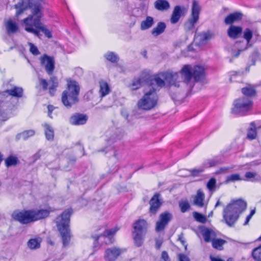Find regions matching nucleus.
<instances>
[{
  "instance_id": "obj_1",
  "label": "nucleus",
  "mask_w": 261,
  "mask_h": 261,
  "mask_svg": "<svg viewBox=\"0 0 261 261\" xmlns=\"http://www.w3.org/2000/svg\"><path fill=\"white\" fill-rule=\"evenodd\" d=\"M14 8L17 10L16 14L17 16L28 9L31 10V14L23 20L27 32L39 38L41 36L40 32L48 38L52 37L51 32L41 21L43 16V7L40 2L35 0H20L14 5Z\"/></svg>"
},
{
  "instance_id": "obj_2",
  "label": "nucleus",
  "mask_w": 261,
  "mask_h": 261,
  "mask_svg": "<svg viewBox=\"0 0 261 261\" xmlns=\"http://www.w3.org/2000/svg\"><path fill=\"white\" fill-rule=\"evenodd\" d=\"M165 81L160 75V73L154 78L148 73V86L144 89V95L137 103L139 109L150 110L157 104L158 96L156 91L165 86Z\"/></svg>"
},
{
  "instance_id": "obj_3",
  "label": "nucleus",
  "mask_w": 261,
  "mask_h": 261,
  "mask_svg": "<svg viewBox=\"0 0 261 261\" xmlns=\"http://www.w3.org/2000/svg\"><path fill=\"white\" fill-rule=\"evenodd\" d=\"M247 208V202L242 199L231 200L223 211V220L229 227H232L240 215Z\"/></svg>"
},
{
  "instance_id": "obj_4",
  "label": "nucleus",
  "mask_w": 261,
  "mask_h": 261,
  "mask_svg": "<svg viewBox=\"0 0 261 261\" xmlns=\"http://www.w3.org/2000/svg\"><path fill=\"white\" fill-rule=\"evenodd\" d=\"M71 213V209L66 210L56 218V225L61 236L64 246L68 245L70 241L69 223Z\"/></svg>"
},
{
  "instance_id": "obj_5",
  "label": "nucleus",
  "mask_w": 261,
  "mask_h": 261,
  "mask_svg": "<svg viewBox=\"0 0 261 261\" xmlns=\"http://www.w3.org/2000/svg\"><path fill=\"white\" fill-rule=\"evenodd\" d=\"M67 85V89L62 93L61 100L64 106L69 109L79 101L80 88L75 81H70Z\"/></svg>"
},
{
  "instance_id": "obj_6",
  "label": "nucleus",
  "mask_w": 261,
  "mask_h": 261,
  "mask_svg": "<svg viewBox=\"0 0 261 261\" xmlns=\"http://www.w3.org/2000/svg\"><path fill=\"white\" fill-rule=\"evenodd\" d=\"M23 89L21 87L14 86L11 89H7L0 92V104L8 108L14 106V98H20L23 96Z\"/></svg>"
},
{
  "instance_id": "obj_7",
  "label": "nucleus",
  "mask_w": 261,
  "mask_h": 261,
  "mask_svg": "<svg viewBox=\"0 0 261 261\" xmlns=\"http://www.w3.org/2000/svg\"><path fill=\"white\" fill-rule=\"evenodd\" d=\"M253 105V100L250 97H240L234 100L231 113L240 116L245 115L252 109Z\"/></svg>"
},
{
  "instance_id": "obj_8",
  "label": "nucleus",
  "mask_w": 261,
  "mask_h": 261,
  "mask_svg": "<svg viewBox=\"0 0 261 261\" xmlns=\"http://www.w3.org/2000/svg\"><path fill=\"white\" fill-rule=\"evenodd\" d=\"M148 225V223L144 219H138L134 223V240L135 244L137 247L142 245L147 232Z\"/></svg>"
},
{
  "instance_id": "obj_9",
  "label": "nucleus",
  "mask_w": 261,
  "mask_h": 261,
  "mask_svg": "<svg viewBox=\"0 0 261 261\" xmlns=\"http://www.w3.org/2000/svg\"><path fill=\"white\" fill-rule=\"evenodd\" d=\"M200 10L201 8L198 2L194 0L192 2L191 14L184 23V29L186 31H192L194 28L195 24L199 18Z\"/></svg>"
},
{
  "instance_id": "obj_10",
  "label": "nucleus",
  "mask_w": 261,
  "mask_h": 261,
  "mask_svg": "<svg viewBox=\"0 0 261 261\" xmlns=\"http://www.w3.org/2000/svg\"><path fill=\"white\" fill-rule=\"evenodd\" d=\"M200 10L201 8L198 2L194 0L192 2L191 14L184 23V29L186 31H192L194 28L195 24L199 18Z\"/></svg>"
},
{
  "instance_id": "obj_11",
  "label": "nucleus",
  "mask_w": 261,
  "mask_h": 261,
  "mask_svg": "<svg viewBox=\"0 0 261 261\" xmlns=\"http://www.w3.org/2000/svg\"><path fill=\"white\" fill-rule=\"evenodd\" d=\"M39 81L40 85L42 86V90L46 91L48 89L50 95L54 96L59 85L57 77L55 76L50 77L49 83L45 79L42 78H39Z\"/></svg>"
},
{
  "instance_id": "obj_12",
  "label": "nucleus",
  "mask_w": 261,
  "mask_h": 261,
  "mask_svg": "<svg viewBox=\"0 0 261 261\" xmlns=\"http://www.w3.org/2000/svg\"><path fill=\"white\" fill-rule=\"evenodd\" d=\"M172 218V214L167 211L161 213L159 216V220L155 223V231L160 232L163 231Z\"/></svg>"
},
{
  "instance_id": "obj_13",
  "label": "nucleus",
  "mask_w": 261,
  "mask_h": 261,
  "mask_svg": "<svg viewBox=\"0 0 261 261\" xmlns=\"http://www.w3.org/2000/svg\"><path fill=\"white\" fill-rule=\"evenodd\" d=\"M32 210H25L21 212H14L13 218L22 224H27L34 222Z\"/></svg>"
},
{
  "instance_id": "obj_14",
  "label": "nucleus",
  "mask_w": 261,
  "mask_h": 261,
  "mask_svg": "<svg viewBox=\"0 0 261 261\" xmlns=\"http://www.w3.org/2000/svg\"><path fill=\"white\" fill-rule=\"evenodd\" d=\"M118 229L112 228L110 229H106L104 232L99 235H96L92 237L94 239V245L96 247V244L97 243V241L101 238H103L106 244H112L115 241L114 236L117 231Z\"/></svg>"
},
{
  "instance_id": "obj_15",
  "label": "nucleus",
  "mask_w": 261,
  "mask_h": 261,
  "mask_svg": "<svg viewBox=\"0 0 261 261\" xmlns=\"http://www.w3.org/2000/svg\"><path fill=\"white\" fill-rule=\"evenodd\" d=\"M40 63L45 71L49 75L53 74L55 68V61L53 57L44 54L40 57Z\"/></svg>"
},
{
  "instance_id": "obj_16",
  "label": "nucleus",
  "mask_w": 261,
  "mask_h": 261,
  "mask_svg": "<svg viewBox=\"0 0 261 261\" xmlns=\"http://www.w3.org/2000/svg\"><path fill=\"white\" fill-rule=\"evenodd\" d=\"M126 251L125 248L116 247L109 248L105 251L104 259L106 261H115L121 254Z\"/></svg>"
},
{
  "instance_id": "obj_17",
  "label": "nucleus",
  "mask_w": 261,
  "mask_h": 261,
  "mask_svg": "<svg viewBox=\"0 0 261 261\" xmlns=\"http://www.w3.org/2000/svg\"><path fill=\"white\" fill-rule=\"evenodd\" d=\"M160 75L165 80V82L170 86L175 87H179V83L177 82L178 74L176 72L166 71L160 73Z\"/></svg>"
},
{
  "instance_id": "obj_18",
  "label": "nucleus",
  "mask_w": 261,
  "mask_h": 261,
  "mask_svg": "<svg viewBox=\"0 0 261 261\" xmlns=\"http://www.w3.org/2000/svg\"><path fill=\"white\" fill-rule=\"evenodd\" d=\"M214 34L210 31H207L198 34H195L194 36V41L198 46L205 45L207 41L212 38Z\"/></svg>"
},
{
  "instance_id": "obj_19",
  "label": "nucleus",
  "mask_w": 261,
  "mask_h": 261,
  "mask_svg": "<svg viewBox=\"0 0 261 261\" xmlns=\"http://www.w3.org/2000/svg\"><path fill=\"white\" fill-rule=\"evenodd\" d=\"M160 196V194L155 193L149 201V212L151 215H155L162 204V202L159 199Z\"/></svg>"
},
{
  "instance_id": "obj_20",
  "label": "nucleus",
  "mask_w": 261,
  "mask_h": 261,
  "mask_svg": "<svg viewBox=\"0 0 261 261\" xmlns=\"http://www.w3.org/2000/svg\"><path fill=\"white\" fill-rule=\"evenodd\" d=\"M88 119L85 114L76 113L69 118V123L73 125H81L86 123Z\"/></svg>"
},
{
  "instance_id": "obj_21",
  "label": "nucleus",
  "mask_w": 261,
  "mask_h": 261,
  "mask_svg": "<svg viewBox=\"0 0 261 261\" xmlns=\"http://www.w3.org/2000/svg\"><path fill=\"white\" fill-rule=\"evenodd\" d=\"M148 73L143 71L138 78L134 79L131 85L133 90H137L144 85L148 86Z\"/></svg>"
},
{
  "instance_id": "obj_22",
  "label": "nucleus",
  "mask_w": 261,
  "mask_h": 261,
  "mask_svg": "<svg viewBox=\"0 0 261 261\" xmlns=\"http://www.w3.org/2000/svg\"><path fill=\"white\" fill-rule=\"evenodd\" d=\"M243 33V28L241 26L231 25L227 30V36L232 39L240 37Z\"/></svg>"
},
{
  "instance_id": "obj_23",
  "label": "nucleus",
  "mask_w": 261,
  "mask_h": 261,
  "mask_svg": "<svg viewBox=\"0 0 261 261\" xmlns=\"http://www.w3.org/2000/svg\"><path fill=\"white\" fill-rule=\"evenodd\" d=\"M180 74L184 82L186 84H188L191 81L192 77H193V70H192L190 65H185L182 68Z\"/></svg>"
},
{
  "instance_id": "obj_24",
  "label": "nucleus",
  "mask_w": 261,
  "mask_h": 261,
  "mask_svg": "<svg viewBox=\"0 0 261 261\" xmlns=\"http://www.w3.org/2000/svg\"><path fill=\"white\" fill-rule=\"evenodd\" d=\"M243 14L240 12H234L228 15L224 19V23L226 25H233L236 22L241 20L243 18Z\"/></svg>"
},
{
  "instance_id": "obj_25",
  "label": "nucleus",
  "mask_w": 261,
  "mask_h": 261,
  "mask_svg": "<svg viewBox=\"0 0 261 261\" xmlns=\"http://www.w3.org/2000/svg\"><path fill=\"white\" fill-rule=\"evenodd\" d=\"M185 8L180 6H176L173 9L171 17L170 18V22L172 24L176 23L179 20L181 15L183 14Z\"/></svg>"
},
{
  "instance_id": "obj_26",
  "label": "nucleus",
  "mask_w": 261,
  "mask_h": 261,
  "mask_svg": "<svg viewBox=\"0 0 261 261\" xmlns=\"http://www.w3.org/2000/svg\"><path fill=\"white\" fill-rule=\"evenodd\" d=\"M193 77L196 82L202 81L205 77V71L203 67L196 65L193 69Z\"/></svg>"
},
{
  "instance_id": "obj_27",
  "label": "nucleus",
  "mask_w": 261,
  "mask_h": 261,
  "mask_svg": "<svg viewBox=\"0 0 261 261\" xmlns=\"http://www.w3.org/2000/svg\"><path fill=\"white\" fill-rule=\"evenodd\" d=\"M200 230L205 242L212 241V239L216 237V234L211 229L203 226L200 228Z\"/></svg>"
},
{
  "instance_id": "obj_28",
  "label": "nucleus",
  "mask_w": 261,
  "mask_h": 261,
  "mask_svg": "<svg viewBox=\"0 0 261 261\" xmlns=\"http://www.w3.org/2000/svg\"><path fill=\"white\" fill-rule=\"evenodd\" d=\"M34 222L44 219L49 215V211L47 210H32Z\"/></svg>"
},
{
  "instance_id": "obj_29",
  "label": "nucleus",
  "mask_w": 261,
  "mask_h": 261,
  "mask_svg": "<svg viewBox=\"0 0 261 261\" xmlns=\"http://www.w3.org/2000/svg\"><path fill=\"white\" fill-rule=\"evenodd\" d=\"M241 92L244 95L243 97H249L252 99V97L255 96L256 95L255 86L254 85H248L246 87L242 88Z\"/></svg>"
},
{
  "instance_id": "obj_30",
  "label": "nucleus",
  "mask_w": 261,
  "mask_h": 261,
  "mask_svg": "<svg viewBox=\"0 0 261 261\" xmlns=\"http://www.w3.org/2000/svg\"><path fill=\"white\" fill-rule=\"evenodd\" d=\"M204 198L205 195L203 191L201 189L198 190L193 201L194 205L200 207H203Z\"/></svg>"
},
{
  "instance_id": "obj_31",
  "label": "nucleus",
  "mask_w": 261,
  "mask_h": 261,
  "mask_svg": "<svg viewBox=\"0 0 261 261\" xmlns=\"http://www.w3.org/2000/svg\"><path fill=\"white\" fill-rule=\"evenodd\" d=\"M166 28V24L164 22L160 21L158 23L156 26L151 31L152 35L157 37L163 34Z\"/></svg>"
},
{
  "instance_id": "obj_32",
  "label": "nucleus",
  "mask_w": 261,
  "mask_h": 261,
  "mask_svg": "<svg viewBox=\"0 0 261 261\" xmlns=\"http://www.w3.org/2000/svg\"><path fill=\"white\" fill-rule=\"evenodd\" d=\"M244 180L250 181L253 182L261 181V176L256 172L248 171L245 173Z\"/></svg>"
},
{
  "instance_id": "obj_33",
  "label": "nucleus",
  "mask_w": 261,
  "mask_h": 261,
  "mask_svg": "<svg viewBox=\"0 0 261 261\" xmlns=\"http://www.w3.org/2000/svg\"><path fill=\"white\" fill-rule=\"evenodd\" d=\"M154 23L153 18L151 16H147L145 19L141 22L140 29L143 31L148 30L152 27Z\"/></svg>"
},
{
  "instance_id": "obj_34",
  "label": "nucleus",
  "mask_w": 261,
  "mask_h": 261,
  "mask_svg": "<svg viewBox=\"0 0 261 261\" xmlns=\"http://www.w3.org/2000/svg\"><path fill=\"white\" fill-rule=\"evenodd\" d=\"M234 47L238 49L237 52L233 55L234 58L238 57L241 51L248 48L247 44L243 40L236 41L234 44Z\"/></svg>"
},
{
  "instance_id": "obj_35",
  "label": "nucleus",
  "mask_w": 261,
  "mask_h": 261,
  "mask_svg": "<svg viewBox=\"0 0 261 261\" xmlns=\"http://www.w3.org/2000/svg\"><path fill=\"white\" fill-rule=\"evenodd\" d=\"M43 126L45 128L44 133L46 139L48 141H53L54 139V130L53 128L47 123H45Z\"/></svg>"
},
{
  "instance_id": "obj_36",
  "label": "nucleus",
  "mask_w": 261,
  "mask_h": 261,
  "mask_svg": "<svg viewBox=\"0 0 261 261\" xmlns=\"http://www.w3.org/2000/svg\"><path fill=\"white\" fill-rule=\"evenodd\" d=\"M154 7L158 10L164 11L169 8L170 5L166 0H158L154 3Z\"/></svg>"
},
{
  "instance_id": "obj_37",
  "label": "nucleus",
  "mask_w": 261,
  "mask_h": 261,
  "mask_svg": "<svg viewBox=\"0 0 261 261\" xmlns=\"http://www.w3.org/2000/svg\"><path fill=\"white\" fill-rule=\"evenodd\" d=\"M99 94L101 97H104L109 93L110 89L107 82L103 81L99 82Z\"/></svg>"
},
{
  "instance_id": "obj_38",
  "label": "nucleus",
  "mask_w": 261,
  "mask_h": 261,
  "mask_svg": "<svg viewBox=\"0 0 261 261\" xmlns=\"http://www.w3.org/2000/svg\"><path fill=\"white\" fill-rule=\"evenodd\" d=\"M19 161L18 158L15 155H10L5 160V164L7 167L16 166L18 164Z\"/></svg>"
},
{
  "instance_id": "obj_39",
  "label": "nucleus",
  "mask_w": 261,
  "mask_h": 261,
  "mask_svg": "<svg viewBox=\"0 0 261 261\" xmlns=\"http://www.w3.org/2000/svg\"><path fill=\"white\" fill-rule=\"evenodd\" d=\"M250 126L251 127L248 130L247 139L252 140L255 139L257 136L256 126L254 122H252L250 123Z\"/></svg>"
},
{
  "instance_id": "obj_40",
  "label": "nucleus",
  "mask_w": 261,
  "mask_h": 261,
  "mask_svg": "<svg viewBox=\"0 0 261 261\" xmlns=\"http://www.w3.org/2000/svg\"><path fill=\"white\" fill-rule=\"evenodd\" d=\"M35 134V132L33 129L24 130L21 133L16 135V138L17 140L22 138L24 140H27L29 138L33 136Z\"/></svg>"
},
{
  "instance_id": "obj_41",
  "label": "nucleus",
  "mask_w": 261,
  "mask_h": 261,
  "mask_svg": "<svg viewBox=\"0 0 261 261\" xmlns=\"http://www.w3.org/2000/svg\"><path fill=\"white\" fill-rule=\"evenodd\" d=\"M41 239L40 238L31 239L28 242V247L31 249H36L40 248Z\"/></svg>"
},
{
  "instance_id": "obj_42",
  "label": "nucleus",
  "mask_w": 261,
  "mask_h": 261,
  "mask_svg": "<svg viewBox=\"0 0 261 261\" xmlns=\"http://www.w3.org/2000/svg\"><path fill=\"white\" fill-rule=\"evenodd\" d=\"M12 108L7 107L6 105L3 107V103L0 104V121H5L8 119V117L7 112Z\"/></svg>"
},
{
  "instance_id": "obj_43",
  "label": "nucleus",
  "mask_w": 261,
  "mask_h": 261,
  "mask_svg": "<svg viewBox=\"0 0 261 261\" xmlns=\"http://www.w3.org/2000/svg\"><path fill=\"white\" fill-rule=\"evenodd\" d=\"M104 57L109 61L113 63H117L119 60L118 56L113 51H108L105 54Z\"/></svg>"
},
{
  "instance_id": "obj_44",
  "label": "nucleus",
  "mask_w": 261,
  "mask_h": 261,
  "mask_svg": "<svg viewBox=\"0 0 261 261\" xmlns=\"http://www.w3.org/2000/svg\"><path fill=\"white\" fill-rule=\"evenodd\" d=\"M251 257L255 261H261V245L254 248L251 252Z\"/></svg>"
},
{
  "instance_id": "obj_45",
  "label": "nucleus",
  "mask_w": 261,
  "mask_h": 261,
  "mask_svg": "<svg viewBox=\"0 0 261 261\" xmlns=\"http://www.w3.org/2000/svg\"><path fill=\"white\" fill-rule=\"evenodd\" d=\"M6 28L8 33H14L18 29V26L15 22L11 20L8 21L6 25Z\"/></svg>"
},
{
  "instance_id": "obj_46",
  "label": "nucleus",
  "mask_w": 261,
  "mask_h": 261,
  "mask_svg": "<svg viewBox=\"0 0 261 261\" xmlns=\"http://www.w3.org/2000/svg\"><path fill=\"white\" fill-rule=\"evenodd\" d=\"M212 246L213 248L221 250L222 246L226 243V241L222 239H213L212 240Z\"/></svg>"
},
{
  "instance_id": "obj_47",
  "label": "nucleus",
  "mask_w": 261,
  "mask_h": 261,
  "mask_svg": "<svg viewBox=\"0 0 261 261\" xmlns=\"http://www.w3.org/2000/svg\"><path fill=\"white\" fill-rule=\"evenodd\" d=\"M242 33L243 34V38L246 40L245 43L247 44L248 46L249 42H250L252 38L253 32L250 29L246 28Z\"/></svg>"
},
{
  "instance_id": "obj_48",
  "label": "nucleus",
  "mask_w": 261,
  "mask_h": 261,
  "mask_svg": "<svg viewBox=\"0 0 261 261\" xmlns=\"http://www.w3.org/2000/svg\"><path fill=\"white\" fill-rule=\"evenodd\" d=\"M193 216L195 220L199 222L205 223L206 222V217L200 213L194 212L193 213Z\"/></svg>"
},
{
  "instance_id": "obj_49",
  "label": "nucleus",
  "mask_w": 261,
  "mask_h": 261,
  "mask_svg": "<svg viewBox=\"0 0 261 261\" xmlns=\"http://www.w3.org/2000/svg\"><path fill=\"white\" fill-rule=\"evenodd\" d=\"M204 168L203 165H202L198 168L190 169L189 171L190 172L191 176L196 177L198 176L201 173L204 171Z\"/></svg>"
},
{
  "instance_id": "obj_50",
  "label": "nucleus",
  "mask_w": 261,
  "mask_h": 261,
  "mask_svg": "<svg viewBox=\"0 0 261 261\" xmlns=\"http://www.w3.org/2000/svg\"><path fill=\"white\" fill-rule=\"evenodd\" d=\"M218 161L215 159H208L205 160L202 164L204 169L210 167H213L216 165Z\"/></svg>"
},
{
  "instance_id": "obj_51",
  "label": "nucleus",
  "mask_w": 261,
  "mask_h": 261,
  "mask_svg": "<svg viewBox=\"0 0 261 261\" xmlns=\"http://www.w3.org/2000/svg\"><path fill=\"white\" fill-rule=\"evenodd\" d=\"M243 180L239 174H233L227 176L226 177V182L228 183L230 182H234L236 181H239Z\"/></svg>"
},
{
  "instance_id": "obj_52",
  "label": "nucleus",
  "mask_w": 261,
  "mask_h": 261,
  "mask_svg": "<svg viewBox=\"0 0 261 261\" xmlns=\"http://www.w3.org/2000/svg\"><path fill=\"white\" fill-rule=\"evenodd\" d=\"M179 206L182 213L186 212L190 208V205L188 201H181L179 203Z\"/></svg>"
},
{
  "instance_id": "obj_53",
  "label": "nucleus",
  "mask_w": 261,
  "mask_h": 261,
  "mask_svg": "<svg viewBox=\"0 0 261 261\" xmlns=\"http://www.w3.org/2000/svg\"><path fill=\"white\" fill-rule=\"evenodd\" d=\"M119 132L118 130H117L115 134L110 137L108 140V143L110 145L111 144L116 142L118 140L121 139V136L118 134Z\"/></svg>"
},
{
  "instance_id": "obj_54",
  "label": "nucleus",
  "mask_w": 261,
  "mask_h": 261,
  "mask_svg": "<svg viewBox=\"0 0 261 261\" xmlns=\"http://www.w3.org/2000/svg\"><path fill=\"white\" fill-rule=\"evenodd\" d=\"M216 186V179L213 177L211 178L207 182L206 187L210 191H213L215 190Z\"/></svg>"
},
{
  "instance_id": "obj_55",
  "label": "nucleus",
  "mask_w": 261,
  "mask_h": 261,
  "mask_svg": "<svg viewBox=\"0 0 261 261\" xmlns=\"http://www.w3.org/2000/svg\"><path fill=\"white\" fill-rule=\"evenodd\" d=\"M259 53L257 50H254L249 57L251 63L250 65H255L256 61L258 58Z\"/></svg>"
},
{
  "instance_id": "obj_56",
  "label": "nucleus",
  "mask_w": 261,
  "mask_h": 261,
  "mask_svg": "<svg viewBox=\"0 0 261 261\" xmlns=\"http://www.w3.org/2000/svg\"><path fill=\"white\" fill-rule=\"evenodd\" d=\"M30 51L33 55L36 56V55H38L40 54V52H39L38 48L35 45H34L32 43H30Z\"/></svg>"
},
{
  "instance_id": "obj_57",
  "label": "nucleus",
  "mask_w": 261,
  "mask_h": 261,
  "mask_svg": "<svg viewBox=\"0 0 261 261\" xmlns=\"http://www.w3.org/2000/svg\"><path fill=\"white\" fill-rule=\"evenodd\" d=\"M210 258L211 261H225L218 256H214L213 255H210ZM227 261H233V259L232 258H229Z\"/></svg>"
},
{
  "instance_id": "obj_58",
  "label": "nucleus",
  "mask_w": 261,
  "mask_h": 261,
  "mask_svg": "<svg viewBox=\"0 0 261 261\" xmlns=\"http://www.w3.org/2000/svg\"><path fill=\"white\" fill-rule=\"evenodd\" d=\"M161 261H170L168 254L166 251H164L162 252Z\"/></svg>"
},
{
  "instance_id": "obj_59",
  "label": "nucleus",
  "mask_w": 261,
  "mask_h": 261,
  "mask_svg": "<svg viewBox=\"0 0 261 261\" xmlns=\"http://www.w3.org/2000/svg\"><path fill=\"white\" fill-rule=\"evenodd\" d=\"M178 261H190V258L184 254L178 255Z\"/></svg>"
},
{
  "instance_id": "obj_60",
  "label": "nucleus",
  "mask_w": 261,
  "mask_h": 261,
  "mask_svg": "<svg viewBox=\"0 0 261 261\" xmlns=\"http://www.w3.org/2000/svg\"><path fill=\"white\" fill-rule=\"evenodd\" d=\"M55 107L53 105H48L47 106V109H48V116L50 117V118H53V117L51 116V113L55 109Z\"/></svg>"
},
{
  "instance_id": "obj_61",
  "label": "nucleus",
  "mask_w": 261,
  "mask_h": 261,
  "mask_svg": "<svg viewBox=\"0 0 261 261\" xmlns=\"http://www.w3.org/2000/svg\"><path fill=\"white\" fill-rule=\"evenodd\" d=\"M41 156V150H39L35 154H34L33 156H32L33 161L35 162L36 161L39 160Z\"/></svg>"
},
{
  "instance_id": "obj_62",
  "label": "nucleus",
  "mask_w": 261,
  "mask_h": 261,
  "mask_svg": "<svg viewBox=\"0 0 261 261\" xmlns=\"http://www.w3.org/2000/svg\"><path fill=\"white\" fill-rule=\"evenodd\" d=\"M228 169L227 168H225V167L221 168L219 169V170H218L216 172V173L220 174V173L226 172L228 170Z\"/></svg>"
},
{
  "instance_id": "obj_63",
  "label": "nucleus",
  "mask_w": 261,
  "mask_h": 261,
  "mask_svg": "<svg viewBox=\"0 0 261 261\" xmlns=\"http://www.w3.org/2000/svg\"><path fill=\"white\" fill-rule=\"evenodd\" d=\"M178 239L180 241L182 245H185V244L186 243V241L185 240L182 234H181L178 236Z\"/></svg>"
},
{
  "instance_id": "obj_64",
  "label": "nucleus",
  "mask_w": 261,
  "mask_h": 261,
  "mask_svg": "<svg viewBox=\"0 0 261 261\" xmlns=\"http://www.w3.org/2000/svg\"><path fill=\"white\" fill-rule=\"evenodd\" d=\"M114 148L113 146H107L105 148L102 149L100 150V151H105L106 153L108 152L110 150Z\"/></svg>"
}]
</instances>
